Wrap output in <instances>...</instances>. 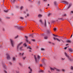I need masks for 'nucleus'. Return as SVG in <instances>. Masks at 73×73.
Here are the masks:
<instances>
[{
  "label": "nucleus",
  "instance_id": "48",
  "mask_svg": "<svg viewBox=\"0 0 73 73\" xmlns=\"http://www.w3.org/2000/svg\"><path fill=\"white\" fill-rule=\"evenodd\" d=\"M26 41L27 42H29V41H28V40L27 39L26 40Z\"/></svg>",
  "mask_w": 73,
  "mask_h": 73
},
{
  "label": "nucleus",
  "instance_id": "10",
  "mask_svg": "<svg viewBox=\"0 0 73 73\" xmlns=\"http://www.w3.org/2000/svg\"><path fill=\"white\" fill-rule=\"evenodd\" d=\"M27 49H29V51L30 52H32V51H31V50H32V48H31L30 46L28 47H27Z\"/></svg>",
  "mask_w": 73,
  "mask_h": 73
},
{
  "label": "nucleus",
  "instance_id": "40",
  "mask_svg": "<svg viewBox=\"0 0 73 73\" xmlns=\"http://www.w3.org/2000/svg\"><path fill=\"white\" fill-rule=\"evenodd\" d=\"M67 48H68V46L64 48V49H67Z\"/></svg>",
  "mask_w": 73,
  "mask_h": 73
},
{
  "label": "nucleus",
  "instance_id": "60",
  "mask_svg": "<svg viewBox=\"0 0 73 73\" xmlns=\"http://www.w3.org/2000/svg\"><path fill=\"white\" fill-rule=\"evenodd\" d=\"M44 1H47V0H44Z\"/></svg>",
  "mask_w": 73,
  "mask_h": 73
},
{
  "label": "nucleus",
  "instance_id": "4",
  "mask_svg": "<svg viewBox=\"0 0 73 73\" xmlns=\"http://www.w3.org/2000/svg\"><path fill=\"white\" fill-rule=\"evenodd\" d=\"M10 41L11 42V45L13 47H14V44H15L14 41L12 39H10Z\"/></svg>",
  "mask_w": 73,
  "mask_h": 73
},
{
  "label": "nucleus",
  "instance_id": "39",
  "mask_svg": "<svg viewBox=\"0 0 73 73\" xmlns=\"http://www.w3.org/2000/svg\"><path fill=\"white\" fill-rule=\"evenodd\" d=\"M56 29H57V28H54V30L55 31H56Z\"/></svg>",
  "mask_w": 73,
  "mask_h": 73
},
{
  "label": "nucleus",
  "instance_id": "18",
  "mask_svg": "<svg viewBox=\"0 0 73 73\" xmlns=\"http://www.w3.org/2000/svg\"><path fill=\"white\" fill-rule=\"evenodd\" d=\"M19 55L20 56H24V53H23L22 54L21 53H19Z\"/></svg>",
  "mask_w": 73,
  "mask_h": 73
},
{
  "label": "nucleus",
  "instance_id": "56",
  "mask_svg": "<svg viewBox=\"0 0 73 73\" xmlns=\"http://www.w3.org/2000/svg\"><path fill=\"white\" fill-rule=\"evenodd\" d=\"M62 41V42H64V41H63V40H62V39H60Z\"/></svg>",
  "mask_w": 73,
  "mask_h": 73
},
{
  "label": "nucleus",
  "instance_id": "17",
  "mask_svg": "<svg viewBox=\"0 0 73 73\" xmlns=\"http://www.w3.org/2000/svg\"><path fill=\"white\" fill-rule=\"evenodd\" d=\"M68 50L69 51L71 52H73V50H72V48H69Z\"/></svg>",
  "mask_w": 73,
  "mask_h": 73
},
{
  "label": "nucleus",
  "instance_id": "64",
  "mask_svg": "<svg viewBox=\"0 0 73 73\" xmlns=\"http://www.w3.org/2000/svg\"><path fill=\"white\" fill-rule=\"evenodd\" d=\"M62 29H60V31H62Z\"/></svg>",
  "mask_w": 73,
  "mask_h": 73
},
{
  "label": "nucleus",
  "instance_id": "38",
  "mask_svg": "<svg viewBox=\"0 0 73 73\" xmlns=\"http://www.w3.org/2000/svg\"><path fill=\"white\" fill-rule=\"evenodd\" d=\"M15 72L17 73H19V71H16Z\"/></svg>",
  "mask_w": 73,
  "mask_h": 73
},
{
  "label": "nucleus",
  "instance_id": "15",
  "mask_svg": "<svg viewBox=\"0 0 73 73\" xmlns=\"http://www.w3.org/2000/svg\"><path fill=\"white\" fill-rule=\"evenodd\" d=\"M22 28L23 27L21 26H18V29H19V30H21V29H22Z\"/></svg>",
  "mask_w": 73,
  "mask_h": 73
},
{
  "label": "nucleus",
  "instance_id": "41",
  "mask_svg": "<svg viewBox=\"0 0 73 73\" xmlns=\"http://www.w3.org/2000/svg\"><path fill=\"white\" fill-rule=\"evenodd\" d=\"M9 64H10V65H12V62H9Z\"/></svg>",
  "mask_w": 73,
  "mask_h": 73
},
{
  "label": "nucleus",
  "instance_id": "58",
  "mask_svg": "<svg viewBox=\"0 0 73 73\" xmlns=\"http://www.w3.org/2000/svg\"><path fill=\"white\" fill-rule=\"evenodd\" d=\"M26 12H27L28 11V9H26Z\"/></svg>",
  "mask_w": 73,
  "mask_h": 73
},
{
  "label": "nucleus",
  "instance_id": "1",
  "mask_svg": "<svg viewBox=\"0 0 73 73\" xmlns=\"http://www.w3.org/2000/svg\"><path fill=\"white\" fill-rule=\"evenodd\" d=\"M65 55L66 56V57H67V58L68 60H69V61H72V59H71V58H70V56L67 54V53H65Z\"/></svg>",
  "mask_w": 73,
  "mask_h": 73
},
{
  "label": "nucleus",
  "instance_id": "61",
  "mask_svg": "<svg viewBox=\"0 0 73 73\" xmlns=\"http://www.w3.org/2000/svg\"><path fill=\"white\" fill-rule=\"evenodd\" d=\"M71 13H73V11H71Z\"/></svg>",
  "mask_w": 73,
  "mask_h": 73
},
{
  "label": "nucleus",
  "instance_id": "14",
  "mask_svg": "<svg viewBox=\"0 0 73 73\" xmlns=\"http://www.w3.org/2000/svg\"><path fill=\"white\" fill-rule=\"evenodd\" d=\"M39 73H44V71L42 70H40L38 71Z\"/></svg>",
  "mask_w": 73,
  "mask_h": 73
},
{
  "label": "nucleus",
  "instance_id": "53",
  "mask_svg": "<svg viewBox=\"0 0 73 73\" xmlns=\"http://www.w3.org/2000/svg\"><path fill=\"white\" fill-rule=\"evenodd\" d=\"M64 16H65V17L66 16V14H64Z\"/></svg>",
  "mask_w": 73,
  "mask_h": 73
},
{
  "label": "nucleus",
  "instance_id": "23",
  "mask_svg": "<svg viewBox=\"0 0 73 73\" xmlns=\"http://www.w3.org/2000/svg\"><path fill=\"white\" fill-rule=\"evenodd\" d=\"M65 60V58H61V60H62V61H64V60Z\"/></svg>",
  "mask_w": 73,
  "mask_h": 73
},
{
  "label": "nucleus",
  "instance_id": "32",
  "mask_svg": "<svg viewBox=\"0 0 73 73\" xmlns=\"http://www.w3.org/2000/svg\"><path fill=\"white\" fill-rule=\"evenodd\" d=\"M44 39H47V38H48V36H45L44 37Z\"/></svg>",
  "mask_w": 73,
  "mask_h": 73
},
{
  "label": "nucleus",
  "instance_id": "31",
  "mask_svg": "<svg viewBox=\"0 0 73 73\" xmlns=\"http://www.w3.org/2000/svg\"><path fill=\"white\" fill-rule=\"evenodd\" d=\"M51 15V13H49L48 14V16H50Z\"/></svg>",
  "mask_w": 73,
  "mask_h": 73
},
{
  "label": "nucleus",
  "instance_id": "35",
  "mask_svg": "<svg viewBox=\"0 0 73 73\" xmlns=\"http://www.w3.org/2000/svg\"><path fill=\"white\" fill-rule=\"evenodd\" d=\"M23 8H24V7L23 6H21V9H20L21 10V9H23Z\"/></svg>",
  "mask_w": 73,
  "mask_h": 73
},
{
  "label": "nucleus",
  "instance_id": "27",
  "mask_svg": "<svg viewBox=\"0 0 73 73\" xmlns=\"http://www.w3.org/2000/svg\"><path fill=\"white\" fill-rule=\"evenodd\" d=\"M25 46H27V44H26V43H25L23 44Z\"/></svg>",
  "mask_w": 73,
  "mask_h": 73
},
{
  "label": "nucleus",
  "instance_id": "26",
  "mask_svg": "<svg viewBox=\"0 0 73 73\" xmlns=\"http://www.w3.org/2000/svg\"><path fill=\"white\" fill-rule=\"evenodd\" d=\"M13 61H15L16 60V58L13 57Z\"/></svg>",
  "mask_w": 73,
  "mask_h": 73
},
{
  "label": "nucleus",
  "instance_id": "42",
  "mask_svg": "<svg viewBox=\"0 0 73 73\" xmlns=\"http://www.w3.org/2000/svg\"><path fill=\"white\" fill-rule=\"evenodd\" d=\"M15 1H16V0H13L12 3H15Z\"/></svg>",
  "mask_w": 73,
  "mask_h": 73
},
{
  "label": "nucleus",
  "instance_id": "8",
  "mask_svg": "<svg viewBox=\"0 0 73 73\" xmlns=\"http://www.w3.org/2000/svg\"><path fill=\"white\" fill-rule=\"evenodd\" d=\"M6 55L7 56V60H10V59H11V57L8 54H6Z\"/></svg>",
  "mask_w": 73,
  "mask_h": 73
},
{
  "label": "nucleus",
  "instance_id": "57",
  "mask_svg": "<svg viewBox=\"0 0 73 73\" xmlns=\"http://www.w3.org/2000/svg\"><path fill=\"white\" fill-rule=\"evenodd\" d=\"M25 24H26V25H27V23L26 22H25Z\"/></svg>",
  "mask_w": 73,
  "mask_h": 73
},
{
  "label": "nucleus",
  "instance_id": "49",
  "mask_svg": "<svg viewBox=\"0 0 73 73\" xmlns=\"http://www.w3.org/2000/svg\"><path fill=\"white\" fill-rule=\"evenodd\" d=\"M71 69H72V70H73V66H71Z\"/></svg>",
  "mask_w": 73,
  "mask_h": 73
},
{
  "label": "nucleus",
  "instance_id": "52",
  "mask_svg": "<svg viewBox=\"0 0 73 73\" xmlns=\"http://www.w3.org/2000/svg\"><path fill=\"white\" fill-rule=\"evenodd\" d=\"M29 14H27V16H29Z\"/></svg>",
  "mask_w": 73,
  "mask_h": 73
},
{
  "label": "nucleus",
  "instance_id": "9",
  "mask_svg": "<svg viewBox=\"0 0 73 73\" xmlns=\"http://www.w3.org/2000/svg\"><path fill=\"white\" fill-rule=\"evenodd\" d=\"M54 39V40H57V41H58L59 42H60V41H61V39H58L57 38H56L55 37H54L53 38Z\"/></svg>",
  "mask_w": 73,
  "mask_h": 73
},
{
  "label": "nucleus",
  "instance_id": "21",
  "mask_svg": "<svg viewBox=\"0 0 73 73\" xmlns=\"http://www.w3.org/2000/svg\"><path fill=\"white\" fill-rule=\"evenodd\" d=\"M42 16V15L41 14H39L38 15V17H41Z\"/></svg>",
  "mask_w": 73,
  "mask_h": 73
},
{
  "label": "nucleus",
  "instance_id": "44",
  "mask_svg": "<svg viewBox=\"0 0 73 73\" xmlns=\"http://www.w3.org/2000/svg\"><path fill=\"white\" fill-rule=\"evenodd\" d=\"M32 41H35V39H32Z\"/></svg>",
  "mask_w": 73,
  "mask_h": 73
},
{
  "label": "nucleus",
  "instance_id": "22",
  "mask_svg": "<svg viewBox=\"0 0 73 73\" xmlns=\"http://www.w3.org/2000/svg\"><path fill=\"white\" fill-rule=\"evenodd\" d=\"M44 61H45V59L44 58L42 60V62H43V63L44 62Z\"/></svg>",
  "mask_w": 73,
  "mask_h": 73
},
{
  "label": "nucleus",
  "instance_id": "62",
  "mask_svg": "<svg viewBox=\"0 0 73 73\" xmlns=\"http://www.w3.org/2000/svg\"><path fill=\"white\" fill-rule=\"evenodd\" d=\"M0 21H1V19L0 18Z\"/></svg>",
  "mask_w": 73,
  "mask_h": 73
},
{
  "label": "nucleus",
  "instance_id": "13",
  "mask_svg": "<svg viewBox=\"0 0 73 73\" xmlns=\"http://www.w3.org/2000/svg\"><path fill=\"white\" fill-rule=\"evenodd\" d=\"M44 25L45 27H46V20L44 21Z\"/></svg>",
  "mask_w": 73,
  "mask_h": 73
},
{
  "label": "nucleus",
  "instance_id": "12",
  "mask_svg": "<svg viewBox=\"0 0 73 73\" xmlns=\"http://www.w3.org/2000/svg\"><path fill=\"white\" fill-rule=\"evenodd\" d=\"M72 6V3H70L68 6V7L67 9H69V8H70V7Z\"/></svg>",
  "mask_w": 73,
  "mask_h": 73
},
{
  "label": "nucleus",
  "instance_id": "33",
  "mask_svg": "<svg viewBox=\"0 0 73 73\" xmlns=\"http://www.w3.org/2000/svg\"><path fill=\"white\" fill-rule=\"evenodd\" d=\"M19 65H20L21 66H22V64H21V63H19Z\"/></svg>",
  "mask_w": 73,
  "mask_h": 73
},
{
  "label": "nucleus",
  "instance_id": "7",
  "mask_svg": "<svg viewBox=\"0 0 73 73\" xmlns=\"http://www.w3.org/2000/svg\"><path fill=\"white\" fill-rule=\"evenodd\" d=\"M23 44V42H21L19 44H18L17 46V49L18 50H19V46Z\"/></svg>",
  "mask_w": 73,
  "mask_h": 73
},
{
  "label": "nucleus",
  "instance_id": "20",
  "mask_svg": "<svg viewBox=\"0 0 73 73\" xmlns=\"http://www.w3.org/2000/svg\"><path fill=\"white\" fill-rule=\"evenodd\" d=\"M58 20H64V19H63V18H58Z\"/></svg>",
  "mask_w": 73,
  "mask_h": 73
},
{
  "label": "nucleus",
  "instance_id": "43",
  "mask_svg": "<svg viewBox=\"0 0 73 73\" xmlns=\"http://www.w3.org/2000/svg\"><path fill=\"white\" fill-rule=\"evenodd\" d=\"M33 35V34L30 35V37L31 36H32V37H33V35Z\"/></svg>",
  "mask_w": 73,
  "mask_h": 73
},
{
  "label": "nucleus",
  "instance_id": "37",
  "mask_svg": "<svg viewBox=\"0 0 73 73\" xmlns=\"http://www.w3.org/2000/svg\"><path fill=\"white\" fill-rule=\"evenodd\" d=\"M2 30H3V31L4 32V31H5V29H4V28H3Z\"/></svg>",
  "mask_w": 73,
  "mask_h": 73
},
{
  "label": "nucleus",
  "instance_id": "3",
  "mask_svg": "<svg viewBox=\"0 0 73 73\" xmlns=\"http://www.w3.org/2000/svg\"><path fill=\"white\" fill-rule=\"evenodd\" d=\"M50 69L51 70H57V71H58V72H59V71H60V70L59 69H57L56 68H52V67L50 68Z\"/></svg>",
  "mask_w": 73,
  "mask_h": 73
},
{
  "label": "nucleus",
  "instance_id": "11",
  "mask_svg": "<svg viewBox=\"0 0 73 73\" xmlns=\"http://www.w3.org/2000/svg\"><path fill=\"white\" fill-rule=\"evenodd\" d=\"M34 58H35V62H37V58L36 57V55H34Z\"/></svg>",
  "mask_w": 73,
  "mask_h": 73
},
{
  "label": "nucleus",
  "instance_id": "47",
  "mask_svg": "<svg viewBox=\"0 0 73 73\" xmlns=\"http://www.w3.org/2000/svg\"><path fill=\"white\" fill-rule=\"evenodd\" d=\"M25 38H28V36H25Z\"/></svg>",
  "mask_w": 73,
  "mask_h": 73
},
{
  "label": "nucleus",
  "instance_id": "55",
  "mask_svg": "<svg viewBox=\"0 0 73 73\" xmlns=\"http://www.w3.org/2000/svg\"><path fill=\"white\" fill-rule=\"evenodd\" d=\"M40 66H42V64H40Z\"/></svg>",
  "mask_w": 73,
  "mask_h": 73
},
{
  "label": "nucleus",
  "instance_id": "2",
  "mask_svg": "<svg viewBox=\"0 0 73 73\" xmlns=\"http://www.w3.org/2000/svg\"><path fill=\"white\" fill-rule=\"evenodd\" d=\"M61 3H63V4H66L67 5H68L69 4V2L67 1H62L61 2Z\"/></svg>",
  "mask_w": 73,
  "mask_h": 73
},
{
  "label": "nucleus",
  "instance_id": "50",
  "mask_svg": "<svg viewBox=\"0 0 73 73\" xmlns=\"http://www.w3.org/2000/svg\"><path fill=\"white\" fill-rule=\"evenodd\" d=\"M10 0V1H11V3H13L12 0Z\"/></svg>",
  "mask_w": 73,
  "mask_h": 73
},
{
  "label": "nucleus",
  "instance_id": "63",
  "mask_svg": "<svg viewBox=\"0 0 73 73\" xmlns=\"http://www.w3.org/2000/svg\"><path fill=\"white\" fill-rule=\"evenodd\" d=\"M49 5H50L49 4H48V6H49Z\"/></svg>",
  "mask_w": 73,
  "mask_h": 73
},
{
  "label": "nucleus",
  "instance_id": "51",
  "mask_svg": "<svg viewBox=\"0 0 73 73\" xmlns=\"http://www.w3.org/2000/svg\"><path fill=\"white\" fill-rule=\"evenodd\" d=\"M18 36H16L15 37V38H17L18 37Z\"/></svg>",
  "mask_w": 73,
  "mask_h": 73
},
{
  "label": "nucleus",
  "instance_id": "24",
  "mask_svg": "<svg viewBox=\"0 0 73 73\" xmlns=\"http://www.w3.org/2000/svg\"><path fill=\"white\" fill-rule=\"evenodd\" d=\"M14 28H18L19 27V26H14Z\"/></svg>",
  "mask_w": 73,
  "mask_h": 73
},
{
  "label": "nucleus",
  "instance_id": "46",
  "mask_svg": "<svg viewBox=\"0 0 73 73\" xmlns=\"http://www.w3.org/2000/svg\"><path fill=\"white\" fill-rule=\"evenodd\" d=\"M41 50H44V48H42Z\"/></svg>",
  "mask_w": 73,
  "mask_h": 73
},
{
  "label": "nucleus",
  "instance_id": "16",
  "mask_svg": "<svg viewBox=\"0 0 73 73\" xmlns=\"http://www.w3.org/2000/svg\"><path fill=\"white\" fill-rule=\"evenodd\" d=\"M54 5H55V6H57V2L56 1H55L54 2Z\"/></svg>",
  "mask_w": 73,
  "mask_h": 73
},
{
  "label": "nucleus",
  "instance_id": "30",
  "mask_svg": "<svg viewBox=\"0 0 73 73\" xmlns=\"http://www.w3.org/2000/svg\"><path fill=\"white\" fill-rule=\"evenodd\" d=\"M20 19H21V20H24V17H20Z\"/></svg>",
  "mask_w": 73,
  "mask_h": 73
},
{
  "label": "nucleus",
  "instance_id": "5",
  "mask_svg": "<svg viewBox=\"0 0 73 73\" xmlns=\"http://www.w3.org/2000/svg\"><path fill=\"white\" fill-rule=\"evenodd\" d=\"M46 32L48 35H49V34H50V33H52V32H50V29L47 30Z\"/></svg>",
  "mask_w": 73,
  "mask_h": 73
},
{
  "label": "nucleus",
  "instance_id": "25",
  "mask_svg": "<svg viewBox=\"0 0 73 73\" xmlns=\"http://www.w3.org/2000/svg\"><path fill=\"white\" fill-rule=\"evenodd\" d=\"M40 23L42 24H43V23H42V20H40Z\"/></svg>",
  "mask_w": 73,
  "mask_h": 73
},
{
  "label": "nucleus",
  "instance_id": "29",
  "mask_svg": "<svg viewBox=\"0 0 73 73\" xmlns=\"http://www.w3.org/2000/svg\"><path fill=\"white\" fill-rule=\"evenodd\" d=\"M67 42H71V41H70V40H68L66 41Z\"/></svg>",
  "mask_w": 73,
  "mask_h": 73
},
{
  "label": "nucleus",
  "instance_id": "34",
  "mask_svg": "<svg viewBox=\"0 0 73 73\" xmlns=\"http://www.w3.org/2000/svg\"><path fill=\"white\" fill-rule=\"evenodd\" d=\"M4 12H8V10H4Z\"/></svg>",
  "mask_w": 73,
  "mask_h": 73
},
{
  "label": "nucleus",
  "instance_id": "28",
  "mask_svg": "<svg viewBox=\"0 0 73 73\" xmlns=\"http://www.w3.org/2000/svg\"><path fill=\"white\" fill-rule=\"evenodd\" d=\"M37 58L38 59H39L40 58V56H39L38 55L37 56Z\"/></svg>",
  "mask_w": 73,
  "mask_h": 73
},
{
  "label": "nucleus",
  "instance_id": "36",
  "mask_svg": "<svg viewBox=\"0 0 73 73\" xmlns=\"http://www.w3.org/2000/svg\"><path fill=\"white\" fill-rule=\"evenodd\" d=\"M26 56H25L24 57H23V60H25V58H26Z\"/></svg>",
  "mask_w": 73,
  "mask_h": 73
},
{
  "label": "nucleus",
  "instance_id": "54",
  "mask_svg": "<svg viewBox=\"0 0 73 73\" xmlns=\"http://www.w3.org/2000/svg\"><path fill=\"white\" fill-rule=\"evenodd\" d=\"M62 71L63 72H65V70H64V69H62Z\"/></svg>",
  "mask_w": 73,
  "mask_h": 73
},
{
  "label": "nucleus",
  "instance_id": "19",
  "mask_svg": "<svg viewBox=\"0 0 73 73\" xmlns=\"http://www.w3.org/2000/svg\"><path fill=\"white\" fill-rule=\"evenodd\" d=\"M19 49L21 50H24V49H23V46L21 47Z\"/></svg>",
  "mask_w": 73,
  "mask_h": 73
},
{
  "label": "nucleus",
  "instance_id": "45",
  "mask_svg": "<svg viewBox=\"0 0 73 73\" xmlns=\"http://www.w3.org/2000/svg\"><path fill=\"white\" fill-rule=\"evenodd\" d=\"M4 72H5V73H7V71H5V70L4 71Z\"/></svg>",
  "mask_w": 73,
  "mask_h": 73
},
{
  "label": "nucleus",
  "instance_id": "6",
  "mask_svg": "<svg viewBox=\"0 0 73 73\" xmlns=\"http://www.w3.org/2000/svg\"><path fill=\"white\" fill-rule=\"evenodd\" d=\"M28 69L30 70V72H29V73H32V72L33 71L32 69L31 68V66H29L28 67Z\"/></svg>",
  "mask_w": 73,
  "mask_h": 73
},
{
  "label": "nucleus",
  "instance_id": "59",
  "mask_svg": "<svg viewBox=\"0 0 73 73\" xmlns=\"http://www.w3.org/2000/svg\"><path fill=\"white\" fill-rule=\"evenodd\" d=\"M55 37H58V36H57V35H55Z\"/></svg>",
  "mask_w": 73,
  "mask_h": 73
}]
</instances>
